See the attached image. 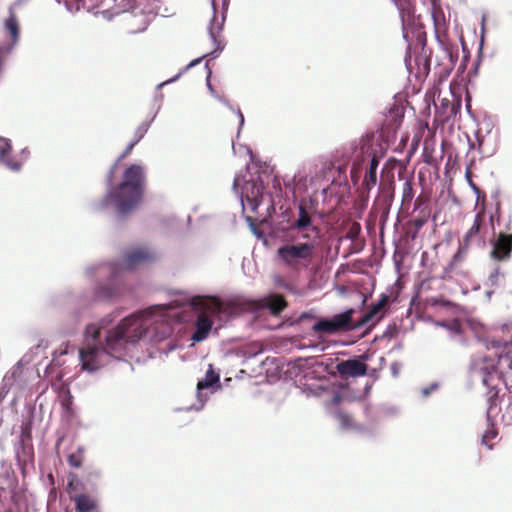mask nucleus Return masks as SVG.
Here are the masks:
<instances>
[{
  "instance_id": "obj_1",
  "label": "nucleus",
  "mask_w": 512,
  "mask_h": 512,
  "mask_svg": "<svg viewBox=\"0 0 512 512\" xmlns=\"http://www.w3.org/2000/svg\"><path fill=\"white\" fill-rule=\"evenodd\" d=\"M119 312L104 316L98 323L85 328V343L79 349L81 369L94 373L108 364L110 358L120 360L130 346L143 340L154 346L160 354L168 355L175 350L171 339L173 332L169 321L175 313L165 312L160 306L124 317L115 327L109 329Z\"/></svg>"
},
{
  "instance_id": "obj_2",
  "label": "nucleus",
  "mask_w": 512,
  "mask_h": 512,
  "mask_svg": "<svg viewBox=\"0 0 512 512\" xmlns=\"http://www.w3.org/2000/svg\"><path fill=\"white\" fill-rule=\"evenodd\" d=\"M165 312L175 313L170 317L169 321L174 330L175 323L187 322L191 320L184 312L190 310L194 318V331L191 335V340L194 342H201L207 338L216 320L222 327L226 322L232 318L244 313L251 312L256 319H260L267 311L273 315L278 316L286 308L287 302L282 295L270 293L261 299H243L223 301L220 298L212 295H192L186 300L185 310L180 312L174 308L164 305H159ZM171 339L174 343L176 340ZM177 344H175V348Z\"/></svg>"
},
{
  "instance_id": "obj_3",
  "label": "nucleus",
  "mask_w": 512,
  "mask_h": 512,
  "mask_svg": "<svg viewBox=\"0 0 512 512\" xmlns=\"http://www.w3.org/2000/svg\"><path fill=\"white\" fill-rule=\"evenodd\" d=\"M119 163L115 162L107 171L104 184L105 194L89 203L94 213L113 212L119 221L126 220L140 206L146 189V170L140 164H130L122 173L121 180L114 183Z\"/></svg>"
},
{
  "instance_id": "obj_4",
  "label": "nucleus",
  "mask_w": 512,
  "mask_h": 512,
  "mask_svg": "<svg viewBox=\"0 0 512 512\" xmlns=\"http://www.w3.org/2000/svg\"><path fill=\"white\" fill-rule=\"evenodd\" d=\"M157 259V253L147 247H133L124 253L120 262L99 263L86 268V276L94 279L98 285L93 297L97 301L110 300L123 293L122 271L134 270Z\"/></svg>"
},
{
  "instance_id": "obj_5",
  "label": "nucleus",
  "mask_w": 512,
  "mask_h": 512,
  "mask_svg": "<svg viewBox=\"0 0 512 512\" xmlns=\"http://www.w3.org/2000/svg\"><path fill=\"white\" fill-rule=\"evenodd\" d=\"M373 136L362 138L359 145L355 147L352 166L350 170L351 180L354 185H358L362 177V165L369 161L365 168V173L358 188L359 198L366 203L369 199L370 191L377 184V169L380 163L379 157L372 145Z\"/></svg>"
},
{
  "instance_id": "obj_6",
  "label": "nucleus",
  "mask_w": 512,
  "mask_h": 512,
  "mask_svg": "<svg viewBox=\"0 0 512 512\" xmlns=\"http://www.w3.org/2000/svg\"><path fill=\"white\" fill-rule=\"evenodd\" d=\"M316 240L286 241L277 248L276 254L279 261L293 272L307 269L314 258Z\"/></svg>"
},
{
  "instance_id": "obj_7",
  "label": "nucleus",
  "mask_w": 512,
  "mask_h": 512,
  "mask_svg": "<svg viewBox=\"0 0 512 512\" xmlns=\"http://www.w3.org/2000/svg\"><path fill=\"white\" fill-rule=\"evenodd\" d=\"M316 209L312 203L302 199L298 204L296 219L288 228L282 230V237L285 241L318 240L320 228L313 223Z\"/></svg>"
},
{
  "instance_id": "obj_8",
  "label": "nucleus",
  "mask_w": 512,
  "mask_h": 512,
  "mask_svg": "<svg viewBox=\"0 0 512 512\" xmlns=\"http://www.w3.org/2000/svg\"><path fill=\"white\" fill-rule=\"evenodd\" d=\"M30 155V150L27 147L21 149L17 156L12 155L11 140L0 136V168L12 173H19Z\"/></svg>"
},
{
  "instance_id": "obj_9",
  "label": "nucleus",
  "mask_w": 512,
  "mask_h": 512,
  "mask_svg": "<svg viewBox=\"0 0 512 512\" xmlns=\"http://www.w3.org/2000/svg\"><path fill=\"white\" fill-rule=\"evenodd\" d=\"M221 389L219 373L215 372L210 364L205 377L197 383V404L189 406L186 410L200 411L208 401L210 395Z\"/></svg>"
},
{
  "instance_id": "obj_10",
  "label": "nucleus",
  "mask_w": 512,
  "mask_h": 512,
  "mask_svg": "<svg viewBox=\"0 0 512 512\" xmlns=\"http://www.w3.org/2000/svg\"><path fill=\"white\" fill-rule=\"evenodd\" d=\"M492 249L489 258L493 262L501 263L510 260L512 255V234L499 232L489 241Z\"/></svg>"
},
{
  "instance_id": "obj_11",
  "label": "nucleus",
  "mask_w": 512,
  "mask_h": 512,
  "mask_svg": "<svg viewBox=\"0 0 512 512\" xmlns=\"http://www.w3.org/2000/svg\"><path fill=\"white\" fill-rule=\"evenodd\" d=\"M229 7V0H222V15H221V21L218 22L216 20V4L214 0H212V9H213V18L210 21V25L208 27V34L212 41V43L216 46L215 49L212 51V55H214V58H217L218 55L223 51L225 45L218 40L217 34L221 33L223 30L224 22L226 20V15Z\"/></svg>"
},
{
  "instance_id": "obj_12",
  "label": "nucleus",
  "mask_w": 512,
  "mask_h": 512,
  "mask_svg": "<svg viewBox=\"0 0 512 512\" xmlns=\"http://www.w3.org/2000/svg\"><path fill=\"white\" fill-rule=\"evenodd\" d=\"M482 220H483V215L481 213H478L475 216L473 225L467 231L462 242L460 243L458 251L454 254L451 262L449 263L448 269L452 270L457 263H459L460 261L463 260L464 256L466 255V253L468 251V246H469L470 241L474 237H477L481 230Z\"/></svg>"
},
{
  "instance_id": "obj_13",
  "label": "nucleus",
  "mask_w": 512,
  "mask_h": 512,
  "mask_svg": "<svg viewBox=\"0 0 512 512\" xmlns=\"http://www.w3.org/2000/svg\"><path fill=\"white\" fill-rule=\"evenodd\" d=\"M264 189V184L259 178L257 180H246L240 193L241 204L243 205V198L245 197L246 200L251 204L252 209H256L262 201Z\"/></svg>"
},
{
  "instance_id": "obj_14",
  "label": "nucleus",
  "mask_w": 512,
  "mask_h": 512,
  "mask_svg": "<svg viewBox=\"0 0 512 512\" xmlns=\"http://www.w3.org/2000/svg\"><path fill=\"white\" fill-rule=\"evenodd\" d=\"M365 359H367L366 356L342 360L337 363L336 370L341 376L344 377L355 378L364 376L368 370V365L364 363Z\"/></svg>"
},
{
  "instance_id": "obj_15",
  "label": "nucleus",
  "mask_w": 512,
  "mask_h": 512,
  "mask_svg": "<svg viewBox=\"0 0 512 512\" xmlns=\"http://www.w3.org/2000/svg\"><path fill=\"white\" fill-rule=\"evenodd\" d=\"M122 2L124 11H130L134 16L158 13L157 0L150 2H146V0H122Z\"/></svg>"
},
{
  "instance_id": "obj_16",
  "label": "nucleus",
  "mask_w": 512,
  "mask_h": 512,
  "mask_svg": "<svg viewBox=\"0 0 512 512\" xmlns=\"http://www.w3.org/2000/svg\"><path fill=\"white\" fill-rule=\"evenodd\" d=\"M355 310L350 308L341 313L335 314L331 319L335 326V331H351L359 329L356 327V320L353 319Z\"/></svg>"
},
{
  "instance_id": "obj_17",
  "label": "nucleus",
  "mask_w": 512,
  "mask_h": 512,
  "mask_svg": "<svg viewBox=\"0 0 512 512\" xmlns=\"http://www.w3.org/2000/svg\"><path fill=\"white\" fill-rule=\"evenodd\" d=\"M493 366H482L478 365L476 360L474 359L471 364V374L474 379H479L482 384L486 387L491 386V382L494 378L493 372Z\"/></svg>"
},
{
  "instance_id": "obj_18",
  "label": "nucleus",
  "mask_w": 512,
  "mask_h": 512,
  "mask_svg": "<svg viewBox=\"0 0 512 512\" xmlns=\"http://www.w3.org/2000/svg\"><path fill=\"white\" fill-rule=\"evenodd\" d=\"M76 512H92L97 508V499L86 493H80L73 497Z\"/></svg>"
},
{
  "instance_id": "obj_19",
  "label": "nucleus",
  "mask_w": 512,
  "mask_h": 512,
  "mask_svg": "<svg viewBox=\"0 0 512 512\" xmlns=\"http://www.w3.org/2000/svg\"><path fill=\"white\" fill-rule=\"evenodd\" d=\"M380 313L381 310L378 307L372 305V307L369 310L363 313L361 317L356 320V327L362 328L372 323L369 326V329H371L372 326L382 317L378 316Z\"/></svg>"
},
{
  "instance_id": "obj_20",
  "label": "nucleus",
  "mask_w": 512,
  "mask_h": 512,
  "mask_svg": "<svg viewBox=\"0 0 512 512\" xmlns=\"http://www.w3.org/2000/svg\"><path fill=\"white\" fill-rule=\"evenodd\" d=\"M380 313L381 310L378 307L372 305V307L369 310L363 313L361 317L356 320V327L362 328L372 323L369 326V329H371L372 326L382 317L378 316Z\"/></svg>"
},
{
  "instance_id": "obj_21",
  "label": "nucleus",
  "mask_w": 512,
  "mask_h": 512,
  "mask_svg": "<svg viewBox=\"0 0 512 512\" xmlns=\"http://www.w3.org/2000/svg\"><path fill=\"white\" fill-rule=\"evenodd\" d=\"M505 273L502 271L499 263L494 262L493 267L487 278L489 287H499L504 283Z\"/></svg>"
},
{
  "instance_id": "obj_22",
  "label": "nucleus",
  "mask_w": 512,
  "mask_h": 512,
  "mask_svg": "<svg viewBox=\"0 0 512 512\" xmlns=\"http://www.w3.org/2000/svg\"><path fill=\"white\" fill-rule=\"evenodd\" d=\"M334 327L335 326L333 325L331 318H321L313 324L312 330L322 334H333L336 333Z\"/></svg>"
},
{
  "instance_id": "obj_23",
  "label": "nucleus",
  "mask_w": 512,
  "mask_h": 512,
  "mask_svg": "<svg viewBox=\"0 0 512 512\" xmlns=\"http://www.w3.org/2000/svg\"><path fill=\"white\" fill-rule=\"evenodd\" d=\"M211 53H212V52H210V53H209V54H207V55H203V56H201V57H198V58H196V59H194V60L190 61V62L186 65V67H185L184 69H182V70H181L177 75H175L174 77H172L171 79H169V80H167V81H165V82L160 83V84L158 85V88H161L162 86H164V85H166V84H169V83H173V82H175L176 80H178V79L180 78V76H181L183 73H185V72H186V71H188L189 69H191V68H193V67L197 66L198 64H200V63L202 62V60H203L205 57H207V56H211L213 59H215V58H214V55H212Z\"/></svg>"
},
{
  "instance_id": "obj_24",
  "label": "nucleus",
  "mask_w": 512,
  "mask_h": 512,
  "mask_svg": "<svg viewBox=\"0 0 512 512\" xmlns=\"http://www.w3.org/2000/svg\"><path fill=\"white\" fill-rule=\"evenodd\" d=\"M156 114H157V112L153 115V117L150 120L142 122L135 129L134 139H133V141H131L132 143H134L136 145L144 137V135L149 130V127H150L151 123L154 121V119L156 117Z\"/></svg>"
},
{
  "instance_id": "obj_25",
  "label": "nucleus",
  "mask_w": 512,
  "mask_h": 512,
  "mask_svg": "<svg viewBox=\"0 0 512 512\" xmlns=\"http://www.w3.org/2000/svg\"><path fill=\"white\" fill-rule=\"evenodd\" d=\"M436 325L442 328H445L455 334L462 333V324L458 319H453L452 321H438Z\"/></svg>"
},
{
  "instance_id": "obj_26",
  "label": "nucleus",
  "mask_w": 512,
  "mask_h": 512,
  "mask_svg": "<svg viewBox=\"0 0 512 512\" xmlns=\"http://www.w3.org/2000/svg\"><path fill=\"white\" fill-rule=\"evenodd\" d=\"M335 417L339 421V424L342 429H350L352 427L353 420L348 414H346L342 411H337L335 413Z\"/></svg>"
},
{
  "instance_id": "obj_27",
  "label": "nucleus",
  "mask_w": 512,
  "mask_h": 512,
  "mask_svg": "<svg viewBox=\"0 0 512 512\" xmlns=\"http://www.w3.org/2000/svg\"><path fill=\"white\" fill-rule=\"evenodd\" d=\"M461 109V101L460 100H457V101H452L448 107V110L446 111L447 113H445L443 115V120H450L452 117L456 116L457 113L460 111Z\"/></svg>"
},
{
  "instance_id": "obj_28",
  "label": "nucleus",
  "mask_w": 512,
  "mask_h": 512,
  "mask_svg": "<svg viewBox=\"0 0 512 512\" xmlns=\"http://www.w3.org/2000/svg\"><path fill=\"white\" fill-rule=\"evenodd\" d=\"M219 102L224 104L226 107H228L231 111L236 112L237 116L239 117V129L244 125V115L241 112L239 108L237 110L234 109V107L231 105V103L223 96H220L218 94V97H215Z\"/></svg>"
},
{
  "instance_id": "obj_29",
  "label": "nucleus",
  "mask_w": 512,
  "mask_h": 512,
  "mask_svg": "<svg viewBox=\"0 0 512 512\" xmlns=\"http://www.w3.org/2000/svg\"><path fill=\"white\" fill-rule=\"evenodd\" d=\"M219 102L224 104L226 107H228L231 111L236 112L237 116L239 117V129L244 125V115L241 112L239 108L237 110L234 109V107L231 105V103L223 96H220L218 94V97H215Z\"/></svg>"
},
{
  "instance_id": "obj_30",
  "label": "nucleus",
  "mask_w": 512,
  "mask_h": 512,
  "mask_svg": "<svg viewBox=\"0 0 512 512\" xmlns=\"http://www.w3.org/2000/svg\"><path fill=\"white\" fill-rule=\"evenodd\" d=\"M82 448L78 449L77 453H71L67 457V462L71 467L80 468L82 466V456H81Z\"/></svg>"
},
{
  "instance_id": "obj_31",
  "label": "nucleus",
  "mask_w": 512,
  "mask_h": 512,
  "mask_svg": "<svg viewBox=\"0 0 512 512\" xmlns=\"http://www.w3.org/2000/svg\"><path fill=\"white\" fill-rule=\"evenodd\" d=\"M57 3H61L62 0H55ZM63 3L67 9V11L74 13L78 12L81 8L80 0H63Z\"/></svg>"
},
{
  "instance_id": "obj_32",
  "label": "nucleus",
  "mask_w": 512,
  "mask_h": 512,
  "mask_svg": "<svg viewBox=\"0 0 512 512\" xmlns=\"http://www.w3.org/2000/svg\"><path fill=\"white\" fill-rule=\"evenodd\" d=\"M497 437V431L494 429L487 430L482 436V444L486 445L488 449L493 448V444L491 443Z\"/></svg>"
},
{
  "instance_id": "obj_33",
  "label": "nucleus",
  "mask_w": 512,
  "mask_h": 512,
  "mask_svg": "<svg viewBox=\"0 0 512 512\" xmlns=\"http://www.w3.org/2000/svg\"><path fill=\"white\" fill-rule=\"evenodd\" d=\"M101 475L102 473L99 469L90 467L86 469L85 478L87 481H97L101 478Z\"/></svg>"
},
{
  "instance_id": "obj_34",
  "label": "nucleus",
  "mask_w": 512,
  "mask_h": 512,
  "mask_svg": "<svg viewBox=\"0 0 512 512\" xmlns=\"http://www.w3.org/2000/svg\"><path fill=\"white\" fill-rule=\"evenodd\" d=\"M205 68L207 69L206 86H207L210 94L213 97H218V93L216 92V90L214 89V87L212 86L211 81H210V78H211V75H212V71L209 68L208 62H206Z\"/></svg>"
},
{
  "instance_id": "obj_35",
  "label": "nucleus",
  "mask_w": 512,
  "mask_h": 512,
  "mask_svg": "<svg viewBox=\"0 0 512 512\" xmlns=\"http://www.w3.org/2000/svg\"><path fill=\"white\" fill-rule=\"evenodd\" d=\"M451 102L452 101H450L449 99L443 98L440 101V105L439 106L436 105L437 113L439 114V117H441L442 120H443V115L445 113H447L446 111L448 110V107H449Z\"/></svg>"
},
{
  "instance_id": "obj_36",
  "label": "nucleus",
  "mask_w": 512,
  "mask_h": 512,
  "mask_svg": "<svg viewBox=\"0 0 512 512\" xmlns=\"http://www.w3.org/2000/svg\"><path fill=\"white\" fill-rule=\"evenodd\" d=\"M414 196L412 185L409 181H406L403 188V200L411 201Z\"/></svg>"
},
{
  "instance_id": "obj_37",
  "label": "nucleus",
  "mask_w": 512,
  "mask_h": 512,
  "mask_svg": "<svg viewBox=\"0 0 512 512\" xmlns=\"http://www.w3.org/2000/svg\"><path fill=\"white\" fill-rule=\"evenodd\" d=\"M484 21H485V19L483 18V20H482V28H481V39H480V44H479V49H478V60H477L476 65H475L476 69H477V67H478V65L480 63L481 56H482L483 45H484V33H485Z\"/></svg>"
},
{
  "instance_id": "obj_38",
  "label": "nucleus",
  "mask_w": 512,
  "mask_h": 512,
  "mask_svg": "<svg viewBox=\"0 0 512 512\" xmlns=\"http://www.w3.org/2000/svg\"><path fill=\"white\" fill-rule=\"evenodd\" d=\"M19 369H20V363H17V365L13 368V370L5 375V377L3 379L5 384H11L12 378L15 377V375Z\"/></svg>"
},
{
  "instance_id": "obj_39",
  "label": "nucleus",
  "mask_w": 512,
  "mask_h": 512,
  "mask_svg": "<svg viewBox=\"0 0 512 512\" xmlns=\"http://www.w3.org/2000/svg\"><path fill=\"white\" fill-rule=\"evenodd\" d=\"M135 144L130 142L125 150L119 155V157L116 159L117 163H120L124 158H126L134 148Z\"/></svg>"
},
{
  "instance_id": "obj_40",
  "label": "nucleus",
  "mask_w": 512,
  "mask_h": 512,
  "mask_svg": "<svg viewBox=\"0 0 512 512\" xmlns=\"http://www.w3.org/2000/svg\"><path fill=\"white\" fill-rule=\"evenodd\" d=\"M439 387L437 382H433L430 386L422 389L421 393L424 397H428L433 391L437 390Z\"/></svg>"
},
{
  "instance_id": "obj_41",
  "label": "nucleus",
  "mask_w": 512,
  "mask_h": 512,
  "mask_svg": "<svg viewBox=\"0 0 512 512\" xmlns=\"http://www.w3.org/2000/svg\"><path fill=\"white\" fill-rule=\"evenodd\" d=\"M388 301V296L386 294H382L374 306L378 307L382 311V309L388 304Z\"/></svg>"
},
{
  "instance_id": "obj_42",
  "label": "nucleus",
  "mask_w": 512,
  "mask_h": 512,
  "mask_svg": "<svg viewBox=\"0 0 512 512\" xmlns=\"http://www.w3.org/2000/svg\"><path fill=\"white\" fill-rule=\"evenodd\" d=\"M342 398V392L340 390H336L333 392L331 403L335 405L339 404L342 401Z\"/></svg>"
},
{
  "instance_id": "obj_43",
  "label": "nucleus",
  "mask_w": 512,
  "mask_h": 512,
  "mask_svg": "<svg viewBox=\"0 0 512 512\" xmlns=\"http://www.w3.org/2000/svg\"><path fill=\"white\" fill-rule=\"evenodd\" d=\"M495 405H496V400L494 399L493 396H491L489 398V408L487 410V418H488V420H490V416H491L492 411L494 410V406Z\"/></svg>"
},
{
  "instance_id": "obj_44",
  "label": "nucleus",
  "mask_w": 512,
  "mask_h": 512,
  "mask_svg": "<svg viewBox=\"0 0 512 512\" xmlns=\"http://www.w3.org/2000/svg\"><path fill=\"white\" fill-rule=\"evenodd\" d=\"M62 405H63V407L66 410H70L71 409V405H72V398H71V396H69L67 399L63 400Z\"/></svg>"
},
{
  "instance_id": "obj_45",
  "label": "nucleus",
  "mask_w": 512,
  "mask_h": 512,
  "mask_svg": "<svg viewBox=\"0 0 512 512\" xmlns=\"http://www.w3.org/2000/svg\"><path fill=\"white\" fill-rule=\"evenodd\" d=\"M466 177H468V173L466 174ZM468 181H469V185L470 187L473 189V191L477 194V196L479 197V193H480V189L479 187L473 183L469 178H467Z\"/></svg>"
},
{
  "instance_id": "obj_46",
  "label": "nucleus",
  "mask_w": 512,
  "mask_h": 512,
  "mask_svg": "<svg viewBox=\"0 0 512 512\" xmlns=\"http://www.w3.org/2000/svg\"><path fill=\"white\" fill-rule=\"evenodd\" d=\"M293 182H294V177L291 178V179H288V180H284V185L289 188L290 190H294V185H293Z\"/></svg>"
},
{
  "instance_id": "obj_47",
  "label": "nucleus",
  "mask_w": 512,
  "mask_h": 512,
  "mask_svg": "<svg viewBox=\"0 0 512 512\" xmlns=\"http://www.w3.org/2000/svg\"><path fill=\"white\" fill-rule=\"evenodd\" d=\"M273 188L279 192H281V184L278 178L273 179Z\"/></svg>"
},
{
  "instance_id": "obj_48",
  "label": "nucleus",
  "mask_w": 512,
  "mask_h": 512,
  "mask_svg": "<svg viewBox=\"0 0 512 512\" xmlns=\"http://www.w3.org/2000/svg\"><path fill=\"white\" fill-rule=\"evenodd\" d=\"M240 181H241V180H240V176H236V177L234 178V182H233V190H234L236 193H238L237 188H238V186H239V184H240Z\"/></svg>"
},
{
  "instance_id": "obj_49",
  "label": "nucleus",
  "mask_w": 512,
  "mask_h": 512,
  "mask_svg": "<svg viewBox=\"0 0 512 512\" xmlns=\"http://www.w3.org/2000/svg\"><path fill=\"white\" fill-rule=\"evenodd\" d=\"M424 203H425V200L421 196H418L415 200V208H420L421 205Z\"/></svg>"
},
{
  "instance_id": "obj_50",
  "label": "nucleus",
  "mask_w": 512,
  "mask_h": 512,
  "mask_svg": "<svg viewBox=\"0 0 512 512\" xmlns=\"http://www.w3.org/2000/svg\"><path fill=\"white\" fill-rule=\"evenodd\" d=\"M475 136H476V139H477V142H478V146L480 148L482 146L483 142H484V137L481 136L479 132H476Z\"/></svg>"
},
{
  "instance_id": "obj_51",
  "label": "nucleus",
  "mask_w": 512,
  "mask_h": 512,
  "mask_svg": "<svg viewBox=\"0 0 512 512\" xmlns=\"http://www.w3.org/2000/svg\"><path fill=\"white\" fill-rule=\"evenodd\" d=\"M88 302H89V300L86 297L80 296V298L78 300V305L85 306V305H87Z\"/></svg>"
},
{
  "instance_id": "obj_52",
  "label": "nucleus",
  "mask_w": 512,
  "mask_h": 512,
  "mask_svg": "<svg viewBox=\"0 0 512 512\" xmlns=\"http://www.w3.org/2000/svg\"><path fill=\"white\" fill-rule=\"evenodd\" d=\"M385 201L387 203V205L389 206L390 205V202L392 201V198H393V194L392 193H389V189L387 190V195L385 196Z\"/></svg>"
},
{
  "instance_id": "obj_53",
  "label": "nucleus",
  "mask_w": 512,
  "mask_h": 512,
  "mask_svg": "<svg viewBox=\"0 0 512 512\" xmlns=\"http://www.w3.org/2000/svg\"><path fill=\"white\" fill-rule=\"evenodd\" d=\"M275 282L278 285H285V281L281 277H276Z\"/></svg>"
},
{
  "instance_id": "obj_54",
  "label": "nucleus",
  "mask_w": 512,
  "mask_h": 512,
  "mask_svg": "<svg viewBox=\"0 0 512 512\" xmlns=\"http://www.w3.org/2000/svg\"><path fill=\"white\" fill-rule=\"evenodd\" d=\"M423 223L424 222L422 220L416 221V226L421 227L423 225Z\"/></svg>"
},
{
  "instance_id": "obj_55",
  "label": "nucleus",
  "mask_w": 512,
  "mask_h": 512,
  "mask_svg": "<svg viewBox=\"0 0 512 512\" xmlns=\"http://www.w3.org/2000/svg\"><path fill=\"white\" fill-rule=\"evenodd\" d=\"M501 346V343L500 342H493V347H500Z\"/></svg>"
},
{
  "instance_id": "obj_56",
  "label": "nucleus",
  "mask_w": 512,
  "mask_h": 512,
  "mask_svg": "<svg viewBox=\"0 0 512 512\" xmlns=\"http://www.w3.org/2000/svg\"><path fill=\"white\" fill-rule=\"evenodd\" d=\"M466 108H467L468 112H470V101H467Z\"/></svg>"
},
{
  "instance_id": "obj_57",
  "label": "nucleus",
  "mask_w": 512,
  "mask_h": 512,
  "mask_svg": "<svg viewBox=\"0 0 512 512\" xmlns=\"http://www.w3.org/2000/svg\"><path fill=\"white\" fill-rule=\"evenodd\" d=\"M251 227H252V229H253V231H254V234H255V235H257L258 237H260V235L257 233V231H256V229L254 228V226H253V225H251Z\"/></svg>"
},
{
  "instance_id": "obj_58",
  "label": "nucleus",
  "mask_w": 512,
  "mask_h": 512,
  "mask_svg": "<svg viewBox=\"0 0 512 512\" xmlns=\"http://www.w3.org/2000/svg\"><path fill=\"white\" fill-rule=\"evenodd\" d=\"M300 318H301V319H302V318H307V313H305V312H304V313H302V314H301V316H300Z\"/></svg>"
},
{
  "instance_id": "obj_59",
  "label": "nucleus",
  "mask_w": 512,
  "mask_h": 512,
  "mask_svg": "<svg viewBox=\"0 0 512 512\" xmlns=\"http://www.w3.org/2000/svg\"><path fill=\"white\" fill-rule=\"evenodd\" d=\"M492 293H493V291H487V292H486V295H487L488 297H490V296L492 295Z\"/></svg>"
},
{
  "instance_id": "obj_60",
  "label": "nucleus",
  "mask_w": 512,
  "mask_h": 512,
  "mask_svg": "<svg viewBox=\"0 0 512 512\" xmlns=\"http://www.w3.org/2000/svg\"><path fill=\"white\" fill-rule=\"evenodd\" d=\"M510 367L512 368V361H511V365H510Z\"/></svg>"
}]
</instances>
